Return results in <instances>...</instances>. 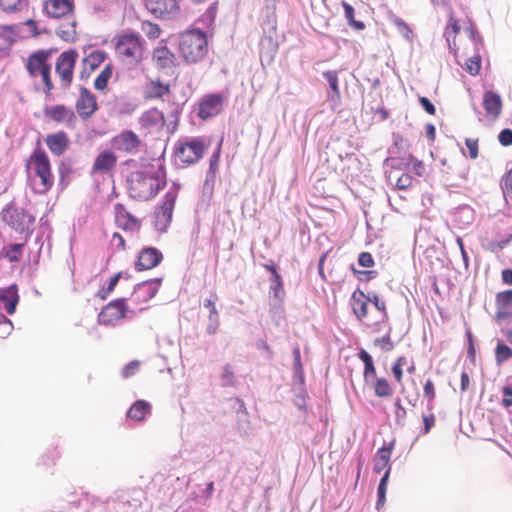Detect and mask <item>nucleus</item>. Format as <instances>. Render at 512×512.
<instances>
[{"label": "nucleus", "instance_id": "1", "mask_svg": "<svg viewBox=\"0 0 512 512\" xmlns=\"http://www.w3.org/2000/svg\"><path fill=\"white\" fill-rule=\"evenodd\" d=\"M166 185V171L162 164L148 163L132 171L127 178L129 195L137 200H149Z\"/></svg>", "mask_w": 512, "mask_h": 512}, {"label": "nucleus", "instance_id": "2", "mask_svg": "<svg viewBox=\"0 0 512 512\" xmlns=\"http://www.w3.org/2000/svg\"><path fill=\"white\" fill-rule=\"evenodd\" d=\"M27 183L34 194L45 195L53 187L55 177L46 151L40 147L33 150L25 162Z\"/></svg>", "mask_w": 512, "mask_h": 512}, {"label": "nucleus", "instance_id": "3", "mask_svg": "<svg viewBox=\"0 0 512 512\" xmlns=\"http://www.w3.org/2000/svg\"><path fill=\"white\" fill-rule=\"evenodd\" d=\"M145 41L137 33L125 32L115 37V53L127 65L136 66L144 58Z\"/></svg>", "mask_w": 512, "mask_h": 512}, {"label": "nucleus", "instance_id": "4", "mask_svg": "<svg viewBox=\"0 0 512 512\" xmlns=\"http://www.w3.org/2000/svg\"><path fill=\"white\" fill-rule=\"evenodd\" d=\"M50 50H37L30 54L25 62V68L32 79H39L45 93L49 95L54 89L51 77Z\"/></svg>", "mask_w": 512, "mask_h": 512}, {"label": "nucleus", "instance_id": "5", "mask_svg": "<svg viewBox=\"0 0 512 512\" xmlns=\"http://www.w3.org/2000/svg\"><path fill=\"white\" fill-rule=\"evenodd\" d=\"M179 50L187 63L201 61L208 52V40L206 34L198 29L184 32L180 36Z\"/></svg>", "mask_w": 512, "mask_h": 512}, {"label": "nucleus", "instance_id": "6", "mask_svg": "<svg viewBox=\"0 0 512 512\" xmlns=\"http://www.w3.org/2000/svg\"><path fill=\"white\" fill-rule=\"evenodd\" d=\"M206 149L207 146L202 138L185 137L175 143L173 157L177 164L190 166L200 161Z\"/></svg>", "mask_w": 512, "mask_h": 512}, {"label": "nucleus", "instance_id": "7", "mask_svg": "<svg viewBox=\"0 0 512 512\" xmlns=\"http://www.w3.org/2000/svg\"><path fill=\"white\" fill-rule=\"evenodd\" d=\"M370 297H368L361 289H356L351 296V308L357 320L370 332L380 333V325L383 316L376 319L373 313L368 310Z\"/></svg>", "mask_w": 512, "mask_h": 512}, {"label": "nucleus", "instance_id": "8", "mask_svg": "<svg viewBox=\"0 0 512 512\" xmlns=\"http://www.w3.org/2000/svg\"><path fill=\"white\" fill-rule=\"evenodd\" d=\"M0 217L7 226L21 234H28L35 222V218L31 213L12 203L2 209Z\"/></svg>", "mask_w": 512, "mask_h": 512}, {"label": "nucleus", "instance_id": "9", "mask_svg": "<svg viewBox=\"0 0 512 512\" xmlns=\"http://www.w3.org/2000/svg\"><path fill=\"white\" fill-rule=\"evenodd\" d=\"M464 31L469 38V44L473 52V55L466 60L464 69L470 75L475 76L481 70L480 49L483 46V41L473 22H470L469 25L464 28Z\"/></svg>", "mask_w": 512, "mask_h": 512}, {"label": "nucleus", "instance_id": "10", "mask_svg": "<svg viewBox=\"0 0 512 512\" xmlns=\"http://www.w3.org/2000/svg\"><path fill=\"white\" fill-rule=\"evenodd\" d=\"M43 114L48 120L70 130H74L77 126L78 119L75 111L64 104L45 106Z\"/></svg>", "mask_w": 512, "mask_h": 512}, {"label": "nucleus", "instance_id": "11", "mask_svg": "<svg viewBox=\"0 0 512 512\" xmlns=\"http://www.w3.org/2000/svg\"><path fill=\"white\" fill-rule=\"evenodd\" d=\"M78 53L75 50L63 51L55 63V71L59 76L62 87L68 88L74 79V68L76 65Z\"/></svg>", "mask_w": 512, "mask_h": 512}, {"label": "nucleus", "instance_id": "12", "mask_svg": "<svg viewBox=\"0 0 512 512\" xmlns=\"http://www.w3.org/2000/svg\"><path fill=\"white\" fill-rule=\"evenodd\" d=\"M74 107L77 118L83 121L90 120L99 109L96 96L84 86L79 88Z\"/></svg>", "mask_w": 512, "mask_h": 512}, {"label": "nucleus", "instance_id": "13", "mask_svg": "<svg viewBox=\"0 0 512 512\" xmlns=\"http://www.w3.org/2000/svg\"><path fill=\"white\" fill-rule=\"evenodd\" d=\"M128 306L124 298L115 299L102 308L98 315V323L105 326H115L126 316Z\"/></svg>", "mask_w": 512, "mask_h": 512}, {"label": "nucleus", "instance_id": "14", "mask_svg": "<svg viewBox=\"0 0 512 512\" xmlns=\"http://www.w3.org/2000/svg\"><path fill=\"white\" fill-rule=\"evenodd\" d=\"M152 64L165 74H172L177 67V56L166 45H160L152 51Z\"/></svg>", "mask_w": 512, "mask_h": 512}, {"label": "nucleus", "instance_id": "15", "mask_svg": "<svg viewBox=\"0 0 512 512\" xmlns=\"http://www.w3.org/2000/svg\"><path fill=\"white\" fill-rule=\"evenodd\" d=\"M118 162V156L111 149L100 151L94 158L91 175H110L114 172Z\"/></svg>", "mask_w": 512, "mask_h": 512}, {"label": "nucleus", "instance_id": "16", "mask_svg": "<svg viewBox=\"0 0 512 512\" xmlns=\"http://www.w3.org/2000/svg\"><path fill=\"white\" fill-rule=\"evenodd\" d=\"M159 286V280H149L135 287L131 300L139 311H143L146 308L145 304L156 295Z\"/></svg>", "mask_w": 512, "mask_h": 512}, {"label": "nucleus", "instance_id": "17", "mask_svg": "<svg viewBox=\"0 0 512 512\" xmlns=\"http://www.w3.org/2000/svg\"><path fill=\"white\" fill-rule=\"evenodd\" d=\"M224 101L225 98L222 94L204 95L199 101L198 116L203 120L217 116L223 110Z\"/></svg>", "mask_w": 512, "mask_h": 512}, {"label": "nucleus", "instance_id": "18", "mask_svg": "<svg viewBox=\"0 0 512 512\" xmlns=\"http://www.w3.org/2000/svg\"><path fill=\"white\" fill-rule=\"evenodd\" d=\"M178 198V189L172 188L166 192L164 200L158 210L156 211V225L161 228H166L171 220L172 213Z\"/></svg>", "mask_w": 512, "mask_h": 512}, {"label": "nucleus", "instance_id": "19", "mask_svg": "<svg viewBox=\"0 0 512 512\" xmlns=\"http://www.w3.org/2000/svg\"><path fill=\"white\" fill-rule=\"evenodd\" d=\"M145 6L155 17L171 19L180 10L177 0H144Z\"/></svg>", "mask_w": 512, "mask_h": 512}, {"label": "nucleus", "instance_id": "20", "mask_svg": "<svg viewBox=\"0 0 512 512\" xmlns=\"http://www.w3.org/2000/svg\"><path fill=\"white\" fill-rule=\"evenodd\" d=\"M74 0H46L43 5L44 13L53 19H63L74 13Z\"/></svg>", "mask_w": 512, "mask_h": 512}, {"label": "nucleus", "instance_id": "21", "mask_svg": "<svg viewBox=\"0 0 512 512\" xmlns=\"http://www.w3.org/2000/svg\"><path fill=\"white\" fill-rule=\"evenodd\" d=\"M113 146L128 154L138 152L142 141L139 136L131 130H123L112 138Z\"/></svg>", "mask_w": 512, "mask_h": 512}, {"label": "nucleus", "instance_id": "22", "mask_svg": "<svg viewBox=\"0 0 512 512\" xmlns=\"http://www.w3.org/2000/svg\"><path fill=\"white\" fill-rule=\"evenodd\" d=\"M114 216L118 228L128 232H138L140 230V220L133 216L123 204L117 203L114 206Z\"/></svg>", "mask_w": 512, "mask_h": 512}, {"label": "nucleus", "instance_id": "23", "mask_svg": "<svg viewBox=\"0 0 512 512\" xmlns=\"http://www.w3.org/2000/svg\"><path fill=\"white\" fill-rule=\"evenodd\" d=\"M162 260L163 254L160 250L154 247H145L138 254L135 269L137 271L150 270L158 266Z\"/></svg>", "mask_w": 512, "mask_h": 512}, {"label": "nucleus", "instance_id": "24", "mask_svg": "<svg viewBox=\"0 0 512 512\" xmlns=\"http://www.w3.org/2000/svg\"><path fill=\"white\" fill-rule=\"evenodd\" d=\"M139 122L141 127L149 132L161 131L166 124L163 112L157 108H152L144 112L140 117Z\"/></svg>", "mask_w": 512, "mask_h": 512}, {"label": "nucleus", "instance_id": "25", "mask_svg": "<svg viewBox=\"0 0 512 512\" xmlns=\"http://www.w3.org/2000/svg\"><path fill=\"white\" fill-rule=\"evenodd\" d=\"M482 104L488 119L495 121L499 118L502 113L503 103L501 96L498 93L486 91L483 94Z\"/></svg>", "mask_w": 512, "mask_h": 512}, {"label": "nucleus", "instance_id": "26", "mask_svg": "<svg viewBox=\"0 0 512 512\" xmlns=\"http://www.w3.org/2000/svg\"><path fill=\"white\" fill-rule=\"evenodd\" d=\"M45 143L49 151L54 156L63 155L70 146V139L66 132L58 131L48 134L45 137Z\"/></svg>", "mask_w": 512, "mask_h": 512}, {"label": "nucleus", "instance_id": "27", "mask_svg": "<svg viewBox=\"0 0 512 512\" xmlns=\"http://www.w3.org/2000/svg\"><path fill=\"white\" fill-rule=\"evenodd\" d=\"M461 30L458 20L453 14H450L448 24L444 30V36L448 43L449 49L456 57L460 55L461 47L457 44L456 38Z\"/></svg>", "mask_w": 512, "mask_h": 512}, {"label": "nucleus", "instance_id": "28", "mask_svg": "<svg viewBox=\"0 0 512 512\" xmlns=\"http://www.w3.org/2000/svg\"><path fill=\"white\" fill-rule=\"evenodd\" d=\"M19 302V295L16 285L0 289V309H4L9 315H12Z\"/></svg>", "mask_w": 512, "mask_h": 512}, {"label": "nucleus", "instance_id": "29", "mask_svg": "<svg viewBox=\"0 0 512 512\" xmlns=\"http://www.w3.org/2000/svg\"><path fill=\"white\" fill-rule=\"evenodd\" d=\"M394 448V441H391L388 446H384L380 448L373 460V469L376 473H380L383 470L385 472L388 470V468L391 469L389 462L392 455V451Z\"/></svg>", "mask_w": 512, "mask_h": 512}, {"label": "nucleus", "instance_id": "30", "mask_svg": "<svg viewBox=\"0 0 512 512\" xmlns=\"http://www.w3.org/2000/svg\"><path fill=\"white\" fill-rule=\"evenodd\" d=\"M217 299V295L213 294V298L205 299L203 302L204 307L209 309L207 333L210 335L215 334L219 328V313L215 304Z\"/></svg>", "mask_w": 512, "mask_h": 512}, {"label": "nucleus", "instance_id": "31", "mask_svg": "<svg viewBox=\"0 0 512 512\" xmlns=\"http://www.w3.org/2000/svg\"><path fill=\"white\" fill-rule=\"evenodd\" d=\"M170 94V85L159 79L150 80L146 84V98L157 99Z\"/></svg>", "mask_w": 512, "mask_h": 512}, {"label": "nucleus", "instance_id": "32", "mask_svg": "<svg viewBox=\"0 0 512 512\" xmlns=\"http://www.w3.org/2000/svg\"><path fill=\"white\" fill-rule=\"evenodd\" d=\"M373 387L375 396L379 398H390L394 394V388L385 377H376L369 382Z\"/></svg>", "mask_w": 512, "mask_h": 512}, {"label": "nucleus", "instance_id": "33", "mask_svg": "<svg viewBox=\"0 0 512 512\" xmlns=\"http://www.w3.org/2000/svg\"><path fill=\"white\" fill-rule=\"evenodd\" d=\"M359 359L364 364L363 378L365 383L369 384L370 381L377 377L376 367L372 356L364 349H361L358 353Z\"/></svg>", "mask_w": 512, "mask_h": 512}, {"label": "nucleus", "instance_id": "34", "mask_svg": "<svg viewBox=\"0 0 512 512\" xmlns=\"http://www.w3.org/2000/svg\"><path fill=\"white\" fill-rule=\"evenodd\" d=\"M151 412V405L144 401L138 400L130 407L127 412V416L135 421H142L146 415Z\"/></svg>", "mask_w": 512, "mask_h": 512}, {"label": "nucleus", "instance_id": "35", "mask_svg": "<svg viewBox=\"0 0 512 512\" xmlns=\"http://www.w3.org/2000/svg\"><path fill=\"white\" fill-rule=\"evenodd\" d=\"M25 243H15L1 249L0 256L9 262H19L23 257Z\"/></svg>", "mask_w": 512, "mask_h": 512}, {"label": "nucleus", "instance_id": "36", "mask_svg": "<svg viewBox=\"0 0 512 512\" xmlns=\"http://www.w3.org/2000/svg\"><path fill=\"white\" fill-rule=\"evenodd\" d=\"M369 303H372L376 308V312L373 313L376 319H380L381 316L384 317L380 325V330H384L387 327V322L389 321L385 301L381 300L378 295H373V297L370 298Z\"/></svg>", "mask_w": 512, "mask_h": 512}, {"label": "nucleus", "instance_id": "37", "mask_svg": "<svg viewBox=\"0 0 512 512\" xmlns=\"http://www.w3.org/2000/svg\"><path fill=\"white\" fill-rule=\"evenodd\" d=\"M408 364V358L406 356H399L391 367L393 377L397 384L401 387V392H404L403 376H404V365Z\"/></svg>", "mask_w": 512, "mask_h": 512}, {"label": "nucleus", "instance_id": "38", "mask_svg": "<svg viewBox=\"0 0 512 512\" xmlns=\"http://www.w3.org/2000/svg\"><path fill=\"white\" fill-rule=\"evenodd\" d=\"M113 75V67L112 65H106L104 69L100 72V74L96 77L94 81V88L97 91L106 90L109 80Z\"/></svg>", "mask_w": 512, "mask_h": 512}, {"label": "nucleus", "instance_id": "39", "mask_svg": "<svg viewBox=\"0 0 512 512\" xmlns=\"http://www.w3.org/2000/svg\"><path fill=\"white\" fill-rule=\"evenodd\" d=\"M342 7L344 9L345 18L348 21V25L357 30L361 31L365 29V24L362 21H358L355 19V10L354 8L347 2L342 1Z\"/></svg>", "mask_w": 512, "mask_h": 512}, {"label": "nucleus", "instance_id": "40", "mask_svg": "<svg viewBox=\"0 0 512 512\" xmlns=\"http://www.w3.org/2000/svg\"><path fill=\"white\" fill-rule=\"evenodd\" d=\"M390 475V468L384 473L383 477L380 480L378 486V498L376 502V509L380 511L386 502V491H387V482Z\"/></svg>", "mask_w": 512, "mask_h": 512}, {"label": "nucleus", "instance_id": "41", "mask_svg": "<svg viewBox=\"0 0 512 512\" xmlns=\"http://www.w3.org/2000/svg\"><path fill=\"white\" fill-rule=\"evenodd\" d=\"M323 75L327 79L328 84L333 92L329 98L340 99L339 79L337 71H326L323 73Z\"/></svg>", "mask_w": 512, "mask_h": 512}, {"label": "nucleus", "instance_id": "42", "mask_svg": "<svg viewBox=\"0 0 512 512\" xmlns=\"http://www.w3.org/2000/svg\"><path fill=\"white\" fill-rule=\"evenodd\" d=\"M512 358V348L505 343L498 342L495 348V361L502 364Z\"/></svg>", "mask_w": 512, "mask_h": 512}, {"label": "nucleus", "instance_id": "43", "mask_svg": "<svg viewBox=\"0 0 512 512\" xmlns=\"http://www.w3.org/2000/svg\"><path fill=\"white\" fill-rule=\"evenodd\" d=\"M391 326L389 321L387 322V327L383 330L385 331V335L381 338H376L374 340V345L380 347L384 351H390L394 348V344L391 340Z\"/></svg>", "mask_w": 512, "mask_h": 512}, {"label": "nucleus", "instance_id": "44", "mask_svg": "<svg viewBox=\"0 0 512 512\" xmlns=\"http://www.w3.org/2000/svg\"><path fill=\"white\" fill-rule=\"evenodd\" d=\"M423 396L427 400V406L433 409L434 400L436 398V388L433 380L427 379L423 385Z\"/></svg>", "mask_w": 512, "mask_h": 512}, {"label": "nucleus", "instance_id": "45", "mask_svg": "<svg viewBox=\"0 0 512 512\" xmlns=\"http://www.w3.org/2000/svg\"><path fill=\"white\" fill-rule=\"evenodd\" d=\"M24 7V0H0V9L5 13H17Z\"/></svg>", "mask_w": 512, "mask_h": 512}, {"label": "nucleus", "instance_id": "46", "mask_svg": "<svg viewBox=\"0 0 512 512\" xmlns=\"http://www.w3.org/2000/svg\"><path fill=\"white\" fill-rule=\"evenodd\" d=\"M496 305L499 309H507L512 305V289L496 295Z\"/></svg>", "mask_w": 512, "mask_h": 512}, {"label": "nucleus", "instance_id": "47", "mask_svg": "<svg viewBox=\"0 0 512 512\" xmlns=\"http://www.w3.org/2000/svg\"><path fill=\"white\" fill-rule=\"evenodd\" d=\"M141 29L149 39H157L161 35L160 27L152 22H143Z\"/></svg>", "mask_w": 512, "mask_h": 512}, {"label": "nucleus", "instance_id": "48", "mask_svg": "<svg viewBox=\"0 0 512 512\" xmlns=\"http://www.w3.org/2000/svg\"><path fill=\"white\" fill-rule=\"evenodd\" d=\"M13 331L12 322L0 313V339L7 338Z\"/></svg>", "mask_w": 512, "mask_h": 512}, {"label": "nucleus", "instance_id": "49", "mask_svg": "<svg viewBox=\"0 0 512 512\" xmlns=\"http://www.w3.org/2000/svg\"><path fill=\"white\" fill-rule=\"evenodd\" d=\"M501 187L505 198L512 200V168L503 177Z\"/></svg>", "mask_w": 512, "mask_h": 512}, {"label": "nucleus", "instance_id": "50", "mask_svg": "<svg viewBox=\"0 0 512 512\" xmlns=\"http://www.w3.org/2000/svg\"><path fill=\"white\" fill-rule=\"evenodd\" d=\"M105 60V53L102 51H93L85 59L91 68L98 67Z\"/></svg>", "mask_w": 512, "mask_h": 512}, {"label": "nucleus", "instance_id": "51", "mask_svg": "<svg viewBox=\"0 0 512 512\" xmlns=\"http://www.w3.org/2000/svg\"><path fill=\"white\" fill-rule=\"evenodd\" d=\"M222 381L225 386H231L235 383V374L230 364H226L223 368Z\"/></svg>", "mask_w": 512, "mask_h": 512}, {"label": "nucleus", "instance_id": "52", "mask_svg": "<svg viewBox=\"0 0 512 512\" xmlns=\"http://www.w3.org/2000/svg\"><path fill=\"white\" fill-rule=\"evenodd\" d=\"M271 290L273 291V294L276 298H281L284 294L283 291V282L280 275L271 277Z\"/></svg>", "mask_w": 512, "mask_h": 512}, {"label": "nucleus", "instance_id": "53", "mask_svg": "<svg viewBox=\"0 0 512 512\" xmlns=\"http://www.w3.org/2000/svg\"><path fill=\"white\" fill-rule=\"evenodd\" d=\"M413 184V177L408 174H402L396 181V188L399 190H406L410 188Z\"/></svg>", "mask_w": 512, "mask_h": 512}, {"label": "nucleus", "instance_id": "54", "mask_svg": "<svg viewBox=\"0 0 512 512\" xmlns=\"http://www.w3.org/2000/svg\"><path fill=\"white\" fill-rule=\"evenodd\" d=\"M140 362L137 360H133L129 362L122 370V376L124 378H129L136 374V372L139 370Z\"/></svg>", "mask_w": 512, "mask_h": 512}, {"label": "nucleus", "instance_id": "55", "mask_svg": "<svg viewBox=\"0 0 512 512\" xmlns=\"http://www.w3.org/2000/svg\"><path fill=\"white\" fill-rule=\"evenodd\" d=\"M358 263L360 266L365 268L373 267L375 262L373 256L369 252H362L358 257Z\"/></svg>", "mask_w": 512, "mask_h": 512}, {"label": "nucleus", "instance_id": "56", "mask_svg": "<svg viewBox=\"0 0 512 512\" xmlns=\"http://www.w3.org/2000/svg\"><path fill=\"white\" fill-rule=\"evenodd\" d=\"M110 243H111L112 247L115 248L116 250H120V251L125 250V247H126L125 239L123 238V236L121 234H119L117 232L113 233Z\"/></svg>", "mask_w": 512, "mask_h": 512}, {"label": "nucleus", "instance_id": "57", "mask_svg": "<svg viewBox=\"0 0 512 512\" xmlns=\"http://www.w3.org/2000/svg\"><path fill=\"white\" fill-rule=\"evenodd\" d=\"M465 144L469 151L470 158H472V159L477 158V156H478V140L468 138V139H466Z\"/></svg>", "mask_w": 512, "mask_h": 512}, {"label": "nucleus", "instance_id": "58", "mask_svg": "<svg viewBox=\"0 0 512 512\" xmlns=\"http://www.w3.org/2000/svg\"><path fill=\"white\" fill-rule=\"evenodd\" d=\"M498 140L503 146L512 145V130L508 128L503 129L499 133Z\"/></svg>", "mask_w": 512, "mask_h": 512}, {"label": "nucleus", "instance_id": "59", "mask_svg": "<svg viewBox=\"0 0 512 512\" xmlns=\"http://www.w3.org/2000/svg\"><path fill=\"white\" fill-rule=\"evenodd\" d=\"M503 399H502V405L505 408H509L512 406V384L503 387Z\"/></svg>", "mask_w": 512, "mask_h": 512}, {"label": "nucleus", "instance_id": "60", "mask_svg": "<svg viewBox=\"0 0 512 512\" xmlns=\"http://www.w3.org/2000/svg\"><path fill=\"white\" fill-rule=\"evenodd\" d=\"M59 458V453L54 450L49 454L43 455L41 458V464L48 467L50 465H54L56 460Z\"/></svg>", "mask_w": 512, "mask_h": 512}, {"label": "nucleus", "instance_id": "61", "mask_svg": "<svg viewBox=\"0 0 512 512\" xmlns=\"http://www.w3.org/2000/svg\"><path fill=\"white\" fill-rule=\"evenodd\" d=\"M411 161L413 163V172L419 177L424 176V174L426 172L424 163L421 160H418L413 157H411Z\"/></svg>", "mask_w": 512, "mask_h": 512}, {"label": "nucleus", "instance_id": "62", "mask_svg": "<svg viewBox=\"0 0 512 512\" xmlns=\"http://www.w3.org/2000/svg\"><path fill=\"white\" fill-rule=\"evenodd\" d=\"M422 419H423V423H424V434H427V433H429L431 428L435 425L436 419H435V416L433 413H430L428 415H423Z\"/></svg>", "mask_w": 512, "mask_h": 512}, {"label": "nucleus", "instance_id": "63", "mask_svg": "<svg viewBox=\"0 0 512 512\" xmlns=\"http://www.w3.org/2000/svg\"><path fill=\"white\" fill-rule=\"evenodd\" d=\"M419 102L423 109L429 114V115H435L436 109L433 103L426 97H420Z\"/></svg>", "mask_w": 512, "mask_h": 512}, {"label": "nucleus", "instance_id": "64", "mask_svg": "<svg viewBox=\"0 0 512 512\" xmlns=\"http://www.w3.org/2000/svg\"><path fill=\"white\" fill-rule=\"evenodd\" d=\"M395 407H396L395 417H396L397 421L405 420L407 412H406V409L403 407L400 399H397L395 401Z\"/></svg>", "mask_w": 512, "mask_h": 512}]
</instances>
